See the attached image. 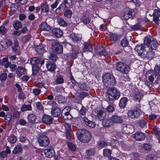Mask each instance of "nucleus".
<instances>
[{
    "label": "nucleus",
    "mask_w": 160,
    "mask_h": 160,
    "mask_svg": "<svg viewBox=\"0 0 160 160\" xmlns=\"http://www.w3.org/2000/svg\"><path fill=\"white\" fill-rule=\"evenodd\" d=\"M78 138L83 143L89 142L91 138V133L85 129H79L77 132Z\"/></svg>",
    "instance_id": "nucleus-1"
},
{
    "label": "nucleus",
    "mask_w": 160,
    "mask_h": 160,
    "mask_svg": "<svg viewBox=\"0 0 160 160\" xmlns=\"http://www.w3.org/2000/svg\"><path fill=\"white\" fill-rule=\"evenodd\" d=\"M106 95L108 100L113 101L119 98L120 93L116 88H110L107 89Z\"/></svg>",
    "instance_id": "nucleus-2"
},
{
    "label": "nucleus",
    "mask_w": 160,
    "mask_h": 160,
    "mask_svg": "<svg viewBox=\"0 0 160 160\" xmlns=\"http://www.w3.org/2000/svg\"><path fill=\"white\" fill-rule=\"evenodd\" d=\"M103 84L106 87L114 85L116 82L114 77L112 75L107 73L102 77Z\"/></svg>",
    "instance_id": "nucleus-3"
},
{
    "label": "nucleus",
    "mask_w": 160,
    "mask_h": 160,
    "mask_svg": "<svg viewBox=\"0 0 160 160\" xmlns=\"http://www.w3.org/2000/svg\"><path fill=\"white\" fill-rule=\"evenodd\" d=\"M140 109L135 107L134 109L129 110L127 113L128 117L132 119L138 118L140 116Z\"/></svg>",
    "instance_id": "nucleus-4"
},
{
    "label": "nucleus",
    "mask_w": 160,
    "mask_h": 160,
    "mask_svg": "<svg viewBox=\"0 0 160 160\" xmlns=\"http://www.w3.org/2000/svg\"><path fill=\"white\" fill-rule=\"evenodd\" d=\"M117 69L123 73H127L130 69L128 66L122 62H119L116 64Z\"/></svg>",
    "instance_id": "nucleus-5"
},
{
    "label": "nucleus",
    "mask_w": 160,
    "mask_h": 160,
    "mask_svg": "<svg viewBox=\"0 0 160 160\" xmlns=\"http://www.w3.org/2000/svg\"><path fill=\"white\" fill-rule=\"evenodd\" d=\"M144 43L147 44L152 49H154L156 48L158 44L156 40L151 37L145 38Z\"/></svg>",
    "instance_id": "nucleus-6"
},
{
    "label": "nucleus",
    "mask_w": 160,
    "mask_h": 160,
    "mask_svg": "<svg viewBox=\"0 0 160 160\" xmlns=\"http://www.w3.org/2000/svg\"><path fill=\"white\" fill-rule=\"evenodd\" d=\"M51 48L53 52L57 53H62L63 52L62 46L58 42H54L52 43Z\"/></svg>",
    "instance_id": "nucleus-7"
},
{
    "label": "nucleus",
    "mask_w": 160,
    "mask_h": 160,
    "mask_svg": "<svg viewBox=\"0 0 160 160\" xmlns=\"http://www.w3.org/2000/svg\"><path fill=\"white\" fill-rule=\"evenodd\" d=\"M38 141L40 145L41 146H47L50 142L49 140L48 137L44 135L40 136L38 138Z\"/></svg>",
    "instance_id": "nucleus-8"
},
{
    "label": "nucleus",
    "mask_w": 160,
    "mask_h": 160,
    "mask_svg": "<svg viewBox=\"0 0 160 160\" xmlns=\"http://www.w3.org/2000/svg\"><path fill=\"white\" fill-rule=\"evenodd\" d=\"M135 14V12L132 9L127 8L126 9L124 13L122 14V17L123 19H128L130 18Z\"/></svg>",
    "instance_id": "nucleus-9"
},
{
    "label": "nucleus",
    "mask_w": 160,
    "mask_h": 160,
    "mask_svg": "<svg viewBox=\"0 0 160 160\" xmlns=\"http://www.w3.org/2000/svg\"><path fill=\"white\" fill-rule=\"evenodd\" d=\"M12 41L9 39H3L0 42V50L2 51L11 45Z\"/></svg>",
    "instance_id": "nucleus-10"
},
{
    "label": "nucleus",
    "mask_w": 160,
    "mask_h": 160,
    "mask_svg": "<svg viewBox=\"0 0 160 160\" xmlns=\"http://www.w3.org/2000/svg\"><path fill=\"white\" fill-rule=\"evenodd\" d=\"M145 135L144 134L140 132H138L132 136V138L133 141H140L145 138Z\"/></svg>",
    "instance_id": "nucleus-11"
},
{
    "label": "nucleus",
    "mask_w": 160,
    "mask_h": 160,
    "mask_svg": "<svg viewBox=\"0 0 160 160\" xmlns=\"http://www.w3.org/2000/svg\"><path fill=\"white\" fill-rule=\"evenodd\" d=\"M81 121L82 123H84L86 125L92 128L95 127L96 124L95 123L89 120L87 118L83 117L81 118Z\"/></svg>",
    "instance_id": "nucleus-12"
},
{
    "label": "nucleus",
    "mask_w": 160,
    "mask_h": 160,
    "mask_svg": "<svg viewBox=\"0 0 160 160\" xmlns=\"http://www.w3.org/2000/svg\"><path fill=\"white\" fill-rule=\"evenodd\" d=\"M72 95L77 100H82L85 97L88 95V93L86 92H82L79 93L78 92L74 93Z\"/></svg>",
    "instance_id": "nucleus-13"
},
{
    "label": "nucleus",
    "mask_w": 160,
    "mask_h": 160,
    "mask_svg": "<svg viewBox=\"0 0 160 160\" xmlns=\"http://www.w3.org/2000/svg\"><path fill=\"white\" fill-rule=\"evenodd\" d=\"M153 20L157 24L159 23L160 18V10L155 9L154 10L153 13Z\"/></svg>",
    "instance_id": "nucleus-14"
},
{
    "label": "nucleus",
    "mask_w": 160,
    "mask_h": 160,
    "mask_svg": "<svg viewBox=\"0 0 160 160\" xmlns=\"http://www.w3.org/2000/svg\"><path fill=\"white\" fill-rule=\"evenodd\" d=\"M111 121L114 123H121L123 122V119L122 118L117 115H113L111 117Z\"/></svg>",
    "instance_id": "nucleus-15"
},
{
    "label": "nucleus",
    "mask_w": 160,
    "mask_h": 160,
    "mask_svg": "<svg viewBox=\"0 0 160 160\" xmlns=\"http://www.w3.org/2000/svg\"><path fill=\"white\" fill-rule=\"evenodd\" d=\"M44 153L46 156L49 158L52 157L55 154V152L52 148L45 149L44 150Z\"/></svg>",
    "instance_id": "nucleus-16"
},
{
    "label": "nucleus",
    "mask_w": 160,
    "mask_h": 160,
    "mask_svg": "<svg viewBox=\"0 0 160 160\" xmlns=\"http://www.w3.org/2000/svg\"><path fill=\"white\" fill-rule=\"evenodd\" d=\"M30 62L32 64L40 63L41 65H42L44 63V60H42L40 58L34 57L31 59Z\"/></svg>",
    "instance_id": "nucleus-17"
},
{
    "label": "nucleus",
    "mask_w": 160,
    "mask_h": 160,
    "mask_svg": "<svg viewBox=\"0 0 160 160\" xmlns=\"http://www.w3.org/2000/svg\"><path fill=\"white\" fill-rule=\"evenodd\" d=\"M56 66L53 62L48 61L46 64V67L48 70L50 72H53L56 68Z\"/></svg>",
    "instance_id": "nucleus-18"
},
{
    "label": "nucleus",
    "mask_w": 160,
    "mask_h": 160,
    "mask_svg": "<svg viewBox=\"0 0 160 160\" xmlns=\"http://www.w3.org/2000/svg\"><path fill=\"white\" fill-rule=\"evenodd\" d=\"M135 50L137 51L138 54V55L141 57H144V54L145 52V51H143L142 46L141 45H137L135 48Z\"/></svg>",
    "instance_id": "nucleus-19"
},
{
    "label": "nucleus",
    "mask_w": 160,
    "mask_h": 160,
    "mask_svg": "<svg viewBox=\"0 0 160 160\" xmlns=\"http://www.w3.org/2000/svg\"><path fill=\"white\" fill-rule=\"evenodd\" d=\"M52 32L53 35L57 38H60L63 34L62 31L58 28H54L52 30Z\"/></svg>",
    "instance_id": "nucleus-20"
},
{
    "label": "nucleus",
    "mask_w": 160,
    "mask_h": 160,
    "mask_svg": "<svg viewBox=\"0 0 160 160\" xmlns=\"http://www.w3.org/2000/svg\"><path fill=\"white\" fill-rule=\"evenodd\" d=\"M52 113L53 116L58 117L60 116L61 111L59 108L56 107L52 108Z\"/></svg>",
    "instance_id": "nucleus-21"
},
{
    "label": "nucleus",
    "mask_w": 160,
    "mask_h": 160,
    "mask_svg": "<svg viewBox=\"0 0 160 160\" xmlns=\"http://www.w3.org/2000/svg\"><path fill=\"white\" fill-rule=\"evenodd\" d=\"M26 69L22 66H18L17 70L16 71V73L19 77H20L26 72Z\"/></svg>",
    "instance_id": "nucleus-22"
},
{
    "label": "nucleus",
    "mask_w": 160,
    "mask_h": 160,
    "mask_svg": "<svg viewBox=\"0 0 160 160\" xmlns=\"http://www.w3.org/2000/svg\"><path fill=\"white\" fill-rule=\"evenodd\" d=\"M42 121L43 123L46 124H50L52 123V119L51 116L44 115L42 117Z\"/></svg>",
    "instance_id": "nucleus-23"
},
{
    "label": "nucleus",
    "mask_w": 160,
    "mask_h": 160,
    "mask_svg": "<svg viewBox=\"0 0 160 160\" xmlns=\"http://www.w3.org/2000/svg\"><path fill=\"white\" fill-rule=\"evenodd\" d=\"M84 47L83 49V52L89 51L92 52L93 50L92 46L88 42H84L83 44Z\"/></svg>",
    "instance_id": "nucleus-24"
},
{
    "label": "nucleus",
    "mask_w": 160,
    "mask_h": 160,
    "mask_svg": "<svg viewBox=\"0 0 160 160\" xmlns=\"http://www.w3.org/2000/svg\"><path fill=\"white\" fill-rule=\"evenodd\" d=\"M12 116L11 113L10 112H8L7 113L4 118V122L5 124L8 126L10 125V122L11 120Z\"/></svg>",
    "instance_id": "nucleus-25"
},
{
    "label": "nucleus",
    "mask_w": 160,
    "mask_h": 160,
    "mask_svg": "<svg viewBox=\"0 0 160 160\" xmlns=\"http://www.w3.org/2000/svg\"><path fill=\"white\" fill-rule=\"evenodd\" d=\"M102 124L104 127H109L113 125L111 118L110 119H104L102 122Z\"/></svg>",
    "instance_id": "nucleus-26"
},
{
    "label": "nucleus",
    "mask_w": 160,
    "mask_h": 160,
    "mask_svg": "<svg viewBox=\"0 0 160 160\" xmlns=\"http://www.w3.org/2000/svg\"><path fill=\"white\" fill-rule=\"evenodd\" d=\"M109 36L112 41L115 42L120 38L121 36L115 33H110Z\"/></svg>",
    "instance_id": "nucleus-27"
},
{
    "label": "nucleus",
    "mask_w": 160,
    "mask_h": 160,
    "mask_svg": "<svg viewBox=\"0 0 160 160\" xmlns=\"http://www.w3.org/2000/svg\"><path fill=\"white\" fill-rule=\"evenodd\" d=\"M154 75L158 79L160 77V66L156 65L153 72Z\"/></svg>",
    "instance_id": "nucleus-28"
},
{
    "label": "nucleus",
    "mask_w": 160,
    "mask_h": 160,
    "mask_svg": "<svg viewBox=\"0 0 160 160\" xmlns=\"http://www.w3.org/2000/svg\"><path fill=\"white\" fill-rule=\"evenodd\" d=\"M71 38L74 42H77L81 40L82 37L79 34H72L71 35Z\"/></svg>",
    "instance_id": "nucleus-29"
},
{
    "label": "nucleus",
    "mask_w": 160,
    "mask_h": 160,
    "mask_svg": "<svg viewBox=\"0 0 160 160\" xmlns=\"http://www.w3.org/2000/svg\"><path fill=\"white\" fill-rule=\"evenodd\" d=\"M41 8L42 12L44 11L46 12H48L49 11V8L48 5L46 2H43L41 4Z\"/></svg>",
    "instance_id": "nucleus-30"
},
{
    "label": "nucleus",
    "mask_w": 160,
    "mask_h": 160,
    "mask_svg": "<svg viewBox=\"0 0 160 160\" xmlns=\"http://www.w3.org/2000/svg\"><path fill=\"white\" fill-rule=\"evenodd\" d=\"M127 101L126 98L124 97L121 99L120 101L119 106L121 108H124L126 106Z\"/></svg>",
    "instance_id": "nucleus-31"
},
{
    "label": "nucleus",
    "mask_w": 160,
    "mask_h": 160,
    "mask_svg": "<svg viewBox=\"0 0 160 160\" xmlns=\"http://www.w3.org/2000/svg\"><path fill=\"white\" fill-rule=\"evenodd\" d=\"M96 51L97 53L99 55H105L106 54L105 51L103 47H102L99 46L97 48Z\"/></svg>",
    "instance_id": "nucleus-32"
},
{
    "label": "nucleus",
    "mask_w": 160,
    "mask_h": 160,
    "mask_svg": "<svg viewBox=\"0 0 160 160\" xmlns=\"http://www.w3.org/2000/svg\"><path fill=\"white\" fill-rule=\"evenodd\" d=\"M142 95L139 92H136L133 95V99L136 101L139 102Z\"/></svg>",
    "instance_id": "nucleus-33"
},
{
    "label": "nucleus",
    "mask_w": 160,
    "mask_h": 160,
    "mask_svg": "<svg viewBox=\"0 0 160 160\" xmlns=\"http://www.w3.org/2000/svg\"><path fill=\"white\" fill-rule=\"evenodd\" d=\"M28 121L30 123H34L36 119V116L33 114H30L28 115Z\"/></svg>",
    "instance_id": "nucleus-34"
},
{
    "label": "nucleus",
    "mask_w": 160,
    "mask_h": 160,
    "mask_svg": "<svg viewBox=\"0 0 160 160\" xmlns=\"http://www.w3.org/2000/svg\"><path fill=\"white\" fill-rule=\"evenodd\" d=\"M58 22L59 25L61 26L66 27L67 25V22L62 18H58Z\"/></svg>",
    "instance_id": "nucleus-35"
},
{
    "label": "nucleus",
    "mask_w": 160,
    "mask_h": 160,
    "mask_svg": "<svg viewBox=\"0 0 160 160\" xmlns=\"http://www.w3.org/2000/svg\"><path fill=\"white\" fill-rule=\"evenodd\" d=\"M97 115H96L98 118H100V119H102L104 117L105 115L103 114V112L102 110H96Z\"/></svg>",
    "instance_id": "nucleus-36"
},
{
    "label": "nucleus",
    "mask_w": 160,
    "mask_h": 160,
    "mask_svg": "<svg viewBox=\"0 0 160 160\" xmlns=\"http://www.w3.org/2000/svg\"><path fill=\"white\" fill-rule=\"evenodd\" d=\"M21 110L23 112L27 110H31L32 109V108L30 105L24 104L22 106L21 108Z\"/></svg>",
    "instance_id": "nucleus-37"
},
{
    "label": "nucleus",
    "mask_w": 160,
    "mask_h": 160,
    "mask_svg": "<svg viewBox=\"0 0 160 160\" xmlns=\"http://www.w3.org/2000/svg\"><path fill=\"white\" fill-rule=\"evenodd\" d=\"M36 52L39 54H42L44 52V49L42 46H37L36 48Z\"/></svg>",
    "instance_id": "nucleus-38"
},
{
    "label": "nucleus",
    "mask_w": 160,
    "mask_h": 160,
    "mask_svg": "<svg viewBox=\"0 0 160 160\" xmlns=\"http://www.w3.org/2000/svg\"><path fill=\"white\" fill-rule=\"evenodd\" d=\"M22 150V147L20 145H18L14 148L12 151V152L14 154H17L21 152Z\"/></svg>",
    "instance_id": "nucleus-39"
},
{
    "label": "nucleus",
    "mask_w": 160,
    "mask_h": 160,
    "mask_svg": "<svg viewBox=\"0 0 160 160\" xmlns=\"http://www.w3.org/2000/svg\"><path fill=\"white\" fill-rule=\"evenodd\" d=\"M41 29L42 30H48L49 29V27L46 22H42L40 25Z\"/></svg>",
    "instance_id": "nucleus-40"
},
{
    "label": "nucleus",
    "mask_w": 160,
    "mask_h": 160,
    "mask_svg": "<svg viewBox=\"0 0 160 160\" xmlns=\"http://www.w3.org/2000/svg\"><path fill=\"white\" fill-rule=\"evenodd\" d=\"M8 140L11 143H14L16 142L17 139L14 135H12L8 137Z\"/></svg>",
    "instance_id": "nucleus-41"
},
{
    "label": "nucleus",
    "mask_w": 160,
    "mask_h": 160,
    "mask_svg": "<svg viewBox=\"0 0 160 160\" xmlns=\"http://www.w3.org/2000/svg\"><path fill=\"white\" fill-rule=\"evenodd\" d=\"M72 12L71 10L68 9L65 11L64 13V16L66 17L70 18L72 15Z\"/></svg>",
    "instance_id": "nucleus-42"
},
{
    "label": "nucleus",
    "mask_w": 160,
    "mask_h": 160,
    "mask_svg": "<svg viewBox=\"0 0 160 160\" xmlns=\"http://www.w3.org/2000/svg\"><path fill=\"white\" fill-rule=\"evenodd\" d=\"M22 25L20 21L15 22H13V26L14 28L17 29L20 28L22 27Z\"/></svg>",
    "instance_id": "nucleus-43"
},
{
    "label": "nucleus",
    "mask_w": 160,
    "mask_h": 160,
    "mask_svg": "<svg viewBox=\"0 0 160 160\" xmlns=\"http://www.w3.org/2000/svg\"><path fill=\"white\" fill-rule=\"evenodd\" d=\"M94 150L92 148L87 150L86 153L88 156H91L94 154Z\"/></svg>",
    "instance_id": "nucleus-44"
},
{
    "label": "nucleus",
    "mask_w": 160,
    "mask_h": 160,
    "mask_svg": "<svg viewBox=\"0 0 160 160\" xmlns=\"http://www.w3.org/2000/svg\"><path fill=\"white\" fill-rule=\"evenodd\" d=\"M32 70L33 73L34 74L36 73L39 70V67L37 64H32Z\"/></svg>",
    "instance_id": "nucleus-45"
},
{
    "label": "nucleus",
    "mask_w": 160,
    "mask_h": 160,
    "mask_svg": "<svg viewBox=\"0 0 160 160\" xmlns=\"http://www.w3.org/2000/svg\"><path fill=\"white\" fill-rule=\"evenodd\" d=\"M78 86L82 90L87 91L89 89V88L88 87H87L86 85L84 83L80 84Z\"/></svg>",
    "instance_id": "nucleus-46"
},
{
    "label": "nucleus",
    "mask_w": 160,
    "mask_h": 160,
    "mask_svg": "<svg viewBox=\"0 0 160 160\" xmlns=\"http://www.w3.org/2000/svg\"><path fill=\"white\" fill-rule=\"evenodd\" d=\"M81 20L84 23L86 24H88L90 22L89 19L86 16H83L81 19Z\"/></svg>",
    "instance_id": "nucleus-47"
},
{
    "label": "nucleus",
    "mask_w": 160,
    "mask_h": 160,
    "mask_svg": "<svg viewBox=\"0 0 160 160\" xmlns=\"http://www.w3.org/2000/svg\"><path fill=\"white\" fill-rule=\"evenodd\" d=\"M7 32V30L6 28L3 26L0 27V35H4Z\"/></svg>",
    "instance_id": "nucleus-48"
},
{
    "label": "nucleus",
    "mask_w": 160,
    "mask_h": 160,
    "mask_svg": "<svg viewBox=\"0 0 160 160\" xmlns=\"http://www.w3.org/2000/svg\"><path fill=\"white\" fill-rule=\"evenodd\" d=\"M62 116H63V118L65 119H71V117L68 112H65L63 114H62Z\"/></svg>",
    "instance_id": "nucleus-49"
},
{
    "label": "nucleus",
    "mask_w": 160,
    "mask_h": 160,
    "mask_svg": "<svg viewBox=\"0 0 160 160\" xmlns=\"http://www.w3.org/2000/svg\"><path fill=\"white\" fill-rule=\"evenodd\" d=\"M64 4L65 7L68 8L72 4V0H64Z\"/></svg>",
    "instance_id": "nucleus-50"
},
{
    "label": "nucleus",
    "mask_w": 160,
    "mask_h": 160,
    "mask_svg": "<svg viewBox=\"0 0 160 160\" xmlns=\"http://www.w3.org/2000/svg\"><path fill=\"white\" fill-rule=\"evenodd\" d=\"M104 156L106 157H109L111 154V151L109 149H105L103 151Z\"/></svg>",
    "instance_id": "nucleus-51"
},
{
    "label": "nucleus",
    "mask_w": 160,
    "mask_h": 160,
    "mask_svg": "<svg viewBox=\"0 0 160 160\" xmlns=\"http://www.w3.org/2000/svg\"><path fill=\"white\" fill-rule=\"evenodd\" d=\"M64 82L63 78L61 76H59L57 78L56 83L58 84H61Z\"/></svg>",
    "instance_id": "nucleus-52"
},
{
    "label": "nucleus",
    "mask_w": 160,
    "mask_h": 160,
    "mask_svg": "<svg viewBox=\"0 0 160 160\" xmlns=\"http://www.w3.org/2000/svg\"><path fill=\"white\" fill-rule=\"evenodd\" d=\"M67 144L69 148L72 151H74L76 150V147L72 143L67 142Z\"/></svg>",
    "instance_id": "nucleus-53"
},
{
    "label": "nucleus",
    "mask_w": 160,
    "mask_h": 160,
    "mask_svg": "<svg viewBox=\"0 0 160 160\" xmlns=\"http://www.w3.org/2000/svg\"><path fill=\"white\" fill-rule=\"evenodd\" d=\"M128 44V41L125 38L122 40L121 42V45L123 47L127 46Z\"/></svg>",
    "instance_id": "nucleus-54"
},
{
    "label": "nucleus",
    "mask_w": 160,
    "mask_h": 160,
    "mask_svg": "<svg viewBox=\"0 0 160 160\" xmlns=\"http://www.w3.org/2000/svg\"><path fill=\"white\" fill-rule=\"evenodd\" d=\"M78 53V50H74L71 54L72 58L73 59H75L77 58Z\"/></svg>",
    "instance_id": "nucleus-55"
},
{
    "label": "nucleus",
    "mask_w": 160,
    "mask_h": 160,
    "mask_svg": "<svg viewBox=\"0 0 160 160\" xmlns=\"http://www.w3.org/2000/svg\"><path fill=\"white\" fill-rule=\"evenodd\" d=\"M143 148L145 150H149L151 149V146L148 143H145L143 146Z\"/></svg>",
    "instance_id": "nucleus-56"
},
{
    "label": "nucleus",
    "mask_w": 160,
    "mask_h": 160,
    "mask_svg": "<svg viewBox=\"0 0 160 160\" xmlns=\"http://www.w3.org/2000/svg\"><path fill=\"white\" fill-rule=\"evenodd\" d=\"M142 26L139 24H138L134 25L132 27V29L134 30H137L140 29Z\"/></svg>",
    "instance_id": "nucleus-57"
},
{
    "label": "nucleus",
    "mask_w": 160,
    "mask_h": 160,
    "mask_svg": "<svg viewBox=\"0 0 160 160\" xmlns=\"http://www.w3.org/2000/svg\"><path fill=\"white\" fill-rule=\"evenodd\" d=\"M157 158L154 155H149L147 157V160H157Z\"/></svg>",
    "instance_id": "nucleus-58"
},
{
    "label": "nucleus",
    "mask_w": 160,
    "mask_h": 160,
    "mask_svg": "<svg viewBox=\"0 0 160 160\" xmlns=\"http://www.w3.org/2000/svg\"><path fill=\"white\" fill-rule=\"evenodd\" d=\"M57 58V55L55 54L52 53L50 55V56L49 57L50 59L53 61L56 60Z\"/></svg>",
    "instance_id": "nucleus-59"
},
{
    "label": "nucleus",
    "mask_w": 160,
    "mask_h": 160,
    "mask_svg": "<svg viewBox=\"0 0 160 160\" xmlns=\"http://www.w3.org/2000/svg\"><path fill=\"white\" fill-rule=\"evenodd\" d=\"M98 146L101 148L106 147L108 145L107 143L103 141H101L98 143Z\"/></svg>",
    "instance_id": "nucleus-60"
},
{
    "label": "nucleus",
    "mask_w": 160,
    "mask_h": 160,
    "mask_svg": "<svg viewBox=\"0 0 160 160\" xmlns=\"http://www.w3.org/2000/svg\"><path fill=\"white\" fill-rule=\"evenodd\" d=\"M8 61V58H4L0 60V65H3Z\"/></svg>",
    "instance_id": "nucleus-61"
},
{
    "label": "nucleus",
    "mask_w": 160,
    "mask_h": 160,
    "mask_svg": "<svg viewBox=\"0 0 160 160\" xmlns=\"http://www.w3.org/2000/svg\"><path fill=\"white\" fill-rule=\"evenodd\" d=\"M106 110L109 112H112L114 110V108L113 106L109 105L107 108Z\"/></svg>",
    "instance_id": "nucleus-62"
},
{
    "label": "nucleus",
    "mask_w": 160,
    "mask_h": 160,
    "mask_svg": "<svg viewBox=\"0 0 160 160\" xmlns=\"http://www.w3.org/2000/svg\"><path fill=\"white\" fill-rule=\"evenodd\" d=\"M47 104L48 105L51 106L52 107H55L57 106L56 103L53 101H50L48 102Z\"/></svg>",
    "instance_id": "nucleus-63"
},
{
    "label": "nucleus",
    "mask_w": 160,
    "mask_h": 160,
    "mask_svg": "<svg viewBox=\"0 0 160 160\" xmlns=\"http://www.w3.org/2000/svg\"><path fill=\"white\" fill-rule=\"evenodd\" d=\"M30 38V36L29 35L24 36L22 38V40L23 42H26L29 40Z\"/></svg>",
    "instance_id": "nucleus-64"
}]
</instances>
